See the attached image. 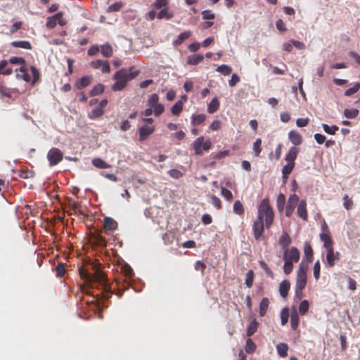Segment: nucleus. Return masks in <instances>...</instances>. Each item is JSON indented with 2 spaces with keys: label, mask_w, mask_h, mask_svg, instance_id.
<instances>
[{
  "label": "nucleus",
  "mask_w": 360,
  "mask_h": 360,
  "mask_svg": "<svg viewBox=\"0 0 360 360\" xmlns=\"http://www.w3.org/2000/svg\"><path fill=\"white\" fill-rule=\"evenodd\" d=\"M168 174H169L170 176L174 179H179L183 176L182 172L176 169H170L168 172Z\"/></svg>",
  "instance_id": "60"
},
{
  "label": "nucleus",
  "mask_w": 360,
  "mask_h": 360,
  "mask_svg": "<svg viewBox=\"0 0 360 360\" xmlns=\"http://www.w3.org/2000/svg\"><path fill=\"white\" fill-rule=\"evenodd\" d=\"M81 278L84 280L88 286L92 289L97 288L101 292L95 295L96 297H101L102 299L108 300L112 292L108 285L105 275L99 270H96L93 274L89 273L86 270L80 269Z\"/></svg>",
  "instance_id": "1"
},
{
  "label": "nucleus",
  "mask_w": 360,
  "mask_h": 360,
  "mask_svg": "<svg viewBox=\"0 0 360 360\" xmlns=\"http://www.w3.org/2000/svg\"><path fill=\"white\" fill-rule=\"evenodd\" d=\"M9 63L11 64H20L25 65V60L22 57H11L9 59Z\"/></svg>",
  "instance_id": "59"
},
{
  "label": "nucleus",
  "mask_w": 360,
  "mask_h": 360,
  "mask_svg": "<svg viewBox=\"0 0 360 360\" xmlns=\"http://www.w3.org/2000/svg\"><path fill=\"white\" fill-rule=\"evenodd\" d=\"M257 218L265 222V227L267 229H270L274 222V212L268 198H264L261 201L258 207Z\"/></svg>",
  "instance_id": "3"
},
{
  "label": "nucleus",
  "mask_w": 360,
  "mask_h": 360,
  "mask_svg": "<svg viewBox=\"0 0 360 360\" xmlns=\"http://www.w3.org/2000/svg\"><path fill=\"white\" fill-rule=\"evenodd\" d=\"M92 165L94 167L100 169H105L110 167V165L109 164L106 163L103 160L98 158L93 159Z\"/></svg>",
  "instance_id": "29"
},
{
  "label": "nucleus",
  "mask_w": 360,
  "mask_h": 360,
  "mask_svg": "<svg viewBox=\"0 0 360 360\" xmlns=\"http://www.w3.org/2000/svg\"><path fill=\"white\" fill-rule=\"evenodd\" d=\"M103 110L101 109V108L98 107L91 111L89 114V117L90 119H96L103 115Z\"/></svg>",
  "instance_id": "43"
},
{
  "label": "nucleus",
  "mask_w": 360,
  "mask_h": 360,
  "mask_svg": "<svg viewBox=\"0 0 360 360\" xmlns=\"http://www.w3.org/2000/svg\"><path fill=\"white\" fill-rule=\"evenodd\" d=\"M290 283L288 280H283L279 285V292L283 298H285L290 290Z\"/></svg>",
  "instance_id": "21"
},
{
  "label": "nucleus",
  "mask_w": 360,
  "mask_h": 360,
  "mask_svg": "<svg viewBox=\"0 0 360 360\" xmlns=\"http://www.w3.org/2000/svg\"><path fill=\"white\" fill-rule=\"evenodd\" d=\"M256 349V345L252 339L248 338L246 340L245 351L248 353H252Z\"/></svg>",
  "instance_id": "50"
},
{
  "label": "nucleus",
  "mask_w": 360,
  "mask_h": 360,
  "mask_svg": "<svg viewBox=\"0 0 360 360\" xmlns=\"http://www.w3.org/2000/svg\"><path fill=\"white\" fill-rule=\"evenodd\" d=\"M104 227L108 230L114 231L117 228V224L112 218L105 217Z\"/></svg>",
  "instance_id": "26"
},
{
  "label": "nucleus",
  "mask_w": 360,
  "mask_h": 360,
  "mask_svg": "<svg viewBox=\"0 0 360 360\" xmlns=\"http://www.w3.org/2000/svg\"><path fill=\"white\" fill-rule=\"evenodd\" d=\"M269 300L267 297H263L259 302V316L261 317L264 316L268 311L269 305Z\"/></svg>",
  "instance_id": "20"
},
{
  "label": "nucleus",
  "mask_w": 360,
  "mask_h": 360,
  "mask_svg": "<svg viewBox=\"0 0 360 360\" xmlns=\"http://www.w3.org/2000/svg\"><path fill=\"white\" fill-rule=\"evenodd\" d=\"M152 109L153 114L157 117L160 116L165 111V107L162 103H158V105L153 106Z\"/></svg>",
  "instance_id": "53"
},
{
  "label": "nucleus",
  "mask_w": 360,
  "mask_h": 360,
  "mask_svg": "<svg viewBox=\"0 0 360 360\" xmlns=\"http://www.w3.org/2000/svg\"><path fill=\"white\" fill-rule=\"evenodd\" d=\"M159 96L157 94H152L147 101V104L149 107L153 108L158 105L159 103Z\"/></svg>",
  "instance_id": "46"
},
{
  "label": "nucleus",
  "mask_w": 360,
  "mask_h": 360,
  "mask_svg": "<svg viewBox=\"0 0 360 360\" xmlns=\"http://www.w3.org/2000/svg\"><path fill=\"white\" fill-rule=\"evenodd\" d=\"M206 119L205 114H198L193 116L192 124L193 125H198L202 123Z\"/></svg>",
  "instance_id": "45"
},
{
  "label": "nucleus",
  "mask_w": 360,
  "mask_h": 360,
  "mask_svg": "<svg viewBox=\"0 0 360 360\" xmlns=\"http://www.w3.org/2000/svg\"><path fill=\"white\" fill-rule=\"evenodd\" d=\"M288 139L294 146L300 145L302 143V137L301 134L295 130H291L288 133Z\"/></svg>",
  "instance_id": "16"
},
{
  "label": "nucleus",
  "mask_w": 360,
  "mask_h": 360,
  "mask_svg": "<svg viewBox=\"0 0 360 360\" xmlns=\"http://www.w3.org/2000/svg\"><path fill=\"white\" fill-rule=\"evenodd\" d=\"M233 212L238 214L243 215L244 214V207L240 200H236L233 204Z\"/></svg>",
  "instance_id": "40"
},
{
  "label": "nucleus",
  "mask_w": 360,
  "mask_h": 360,
  "mask_svg": "<svg viewBox=\"0 0 360 360\" xmlns=\"http://www.w3.org/2000/svg\"><path fill=\"white\" fill-rule=\"evenodd\" d=\"M191 36V31H185L184 32H181L178 36V38L174 41V45L176 46L181 44L184 41L188 39Z\"/></svg>",
  "instance_id": "27"
},
{
  "label": "nucleus",
  "mask_w": 360,
  "mask_h": 360,
  "mask_svg": "<svg viewBox=\"0 0 360 360\" xmlns=\"http://www.w3.org/2000/svg\"><path fill=\"white\" fill-rule=\"evenodd\" d=\"M342 200H343V206H344V207L346 210H349L352 208V207H353V201L349 197V195L347 194H345L343 196Z\"/></svg>",
  "instance_id": "49"
},
{
  "label": "nucleus",
  "mask_w": 360,
  "mask_h": 360,
  "mask_svg": "<svg viewBox=\"0 0 360 360\" xmlns=\"http://www.w3.org/2000/svg\"><path fill=\"white\" fill-rule=\"evenodd\" d=\"M211 202H212V204L215 207H217L218 210H220L221 209V202L220 200V199L217 197L216 195H212L211 197Z\"/></svg>",
  "instance_id": "57"
},
{
  "label": "nucleus",
  "mask_w": 360,
  "mask_h": 360,
  "mask_svg": "<svg viewBox=\"0 0 360 360\" xmlns=\"http://www.w3.org/2000/svg\"><path fill=\"white\" fill-rule=\"evenodd\" d=\"M19 71L22 74H20V75L18 74L17 75L18 77L22 79L25 82H30L31 80V77L27 73V68L25 65L21 66L19 68Z\"/></svg>",
  "instance_id": "32"
},
{
  "label": "nucleus",
  "mask_w": 360,
  "mask_h": 360,
  "mask_svg": "<svg viewBox=\"0 0 360 360\" xmlns=\"http://www.w3.org/2000/svg\"><path fill=\"white\" fill-rule=\"evenodd\" d=\"M173 16H174L173 13H169L168 11V8H167L162 9L158 13V14L157 15L158 18H159V19L165 18V19H167V20L171 19Z\"/></svg>",
  "instance_id": "39"
},
{
  "label": "nucleus",
  "mask_w": 360,
  "mask_h": 360,
  "mask_svg": "<svg viewBox=\"0 0 360 360\" xmlns=\"http://www.w3.org/2000/svg\"><path fill=\"white\" fill-rule=\"evenodd\" d=\"M99 51H100V48L98 45H93L89 49L87 53L89 56H96V54H98Z\"/></svg>",
  "instance_id": "63"
},
{
  "label": "nucleus",
  "mask_w": 360,
  "mask_h": 360,
  "mask_svg": "<svg viewBox=\"0 0 360 360\" xmlns=\"http://www.w3.org/2000/svg\"><path fill=\"white\" fill-rule=\"evenodd\" d=\"M220 106V103L217 98H213L207 105V112L212 114L217 112Z\"/></svg>",
  "instance_id": "24"
},
{
  "label": "nucleus",
  "mask_w": 360,
  "mask_h": 360,
  "mask_svg": "<svg viewBox=\"0 0 360 360\" xmlns=\"http://www.w3.org/2000/svg\"><path fill=\"white\" fill-rule=\"evenodd\" d=\"M204 60V56L202 54H193L187 58V63L191 65H196L202 63Z\"/></svg>",
  "instance_id": "19"
},
{
  "label": "nucleus",
  "mask_w": 360,
  "mask_h": 360,
  "mask_svg": "<svg viewBox=\"0 0 360 360\" xmlns=\"http://www.w3.org/2000/svg\"><path fill=\"white\" fill-rule=\"evenodd\" d=\"M340 259V254L339 252H334V249L326 250V266L329 268H332L335 264V261H338Z\"/></svg>",
  "instance_id": "11"
},
{
  "label": "nucleus",
  "mask_w": 360,
  "mask_h": 360,
  "mask_svg": "<svg viewBox=\"0 0 360 360\" xmlns=\"http://www.w3.org/2000/svg\"><path fill=\"white\" fill-rule=\"evenodd\" d=\"M65 272H66V270H65V265L63 263H59L56 266V276L58 277L61 278L62 276H64Z\"/></svg>",
  "instance_id": "54"
},
{
  "label": "nucleus",
  "mask_w": 360,
  "mask_h": 360,
  "mask_svg": "<svg viewBox=\"0 0 360 360\" xmlns=\"http://www.w3.org/2000/svg\"><path fill=\"white\" fill-rule=\"evenodd\" d=\"M18 175L22 179H30L34 177V172L31 170H20L18 172Z\"/></svg>",
  "instance_id": "41"
},
{
  "label": "nucleus",
  "mask_w": 360,
  "mask_h": 360,
  "mask_svg": "<svg viewBox=\"0 0 360 360\" xmlns=\"http://www.w3.org/2000/svg\"><path fill=\"white\" fill-rule=\"evenodd\" d=\"M307 264H304V262H302L299 265V269L297 273L295 288H305L307 278Z\"/></svg>",
  "instance_id": "6"
},
{
  "label": "nucleus",
  "mask_w": 360,
  "mask_h": 360,
  "mask_svg": "<svg viewBox=\"0 0 360 360\" xmlns=\"http://www.w3.org/2000/svg\"><path fill=\"white\" fill-rule=\"evenodd\" d=\"M13 47L21 48L24 49H32V45L28 41H14L11 43Z\"/></svg>",
  "instance_id": "25"
},
{
  "label": "nucleus",
  "mask_w": 360,
  "mask_h": 360,
  "mask_svg": "<svg viewBox=\"0 0 360 360\" xmlns=\"http://www.w3.org/2000/svg\"><path fill=\"white\" fill-rule=\"evenodd\" d=\"M195 154L200 155L202 154V150H209L212 147V143L210 139L205 141L204 136H201L197 138L192 144Z\"/></svg>",
  "instance_id": "7"
},
{
  "label": "nucleus",
  "mask_w": 360,
  "mask_h": 360,
  "mask_svg": "<svg viewBox=\"0 0 360 360\" xmlns=\"http://www.w3.org/2000/svg\"><path fill=\"white\" fill-rule=\"evenodd\" d=\"M322 128L326 134H330V135L335 134L336 132L339 130V127L338 126H336V125L329 126L327 124H323Z\"/></svg>",
  "instance_id": "34"
},
{
  "label": "nucleus",
  "mask_w": 360,
  "mask_h": 360,
  "mask_svg": "<svg viewBox=\"0 0 360 360\" xmlns=\"http://www.w3.org/2000/svg\"><path fill=\"white\" fill-rule=\"evenodd\" d=\"M63 153L56 148H52L47 154V158L51 166L58 165L63 160Z\"/></svg>",
  "instance_id": "8"
},
{
  "label": "nucleus",
  "mask_w": 360,
  "mask_h": 360,
  "mask_svg": "<svg viewBox=\"0 0 360 360\" xmlns=\"http://www.w3.org/2000/svg\"><path fill=\"white\" fill-rule=\"evenodd\" d=\"M299 202H300L299 196L297 194L293 193L290 195V197L288 200V202H287V205H286V209H285L286 217H290L292 215L294 210H295L296 206L298 205Z\"/></svg>",
  "instance_id": "9"
},
{
  "label": "nucleus",
  "mask_w": 360,
  "mask_h": 360,
  "mask_svg": "<svg viewBox=\"0 0 360 360\" xmlns=\"http://www.w3.org/2000/svg\"><path fill=\"white\" fill-rule=\"evenodd\" d=\"M313 272H314V276L315 279L319 280L320 278V272H321V264L319 260L316 261L314 264Z\"/></svg>",
  "instance_id": "52"
},
{
  "label": "nucleus",
  "mask_w": 360,
  "mask_h": 360,
  "mask_svg": "<svg viewBox=\"0 0 360 360\" xmlns=\"http://www.w3.org/2000/svg\"><path fill=\"white\" fill-rule=\"evenodd\" d=\"M278 243L283 249L286 250L287 247L291 243V238L288 233L283 232L282 233L279 238Z\"/></svg>",
  "instance_id": "23"
},
{
  "label": "nucleus",
  "mask_w": 360,
  "mask_h": 360,
  "mask_svg": "<svg viewBox=\"0 0 360 360\" xmlns=\"http://www.w3.org/2000/svg\"><path fill=\"white\" fill-rule=\"evenodd\" d=\"M300 323L299 315L295 307H292L290 314V324L293 330H296L298 328Z\"/></svg>",
  "instance_id": "18"
},
{
  "label": "nucleus",
  "mask_w": 360,
  "mask_h": 360,
  "mask_svg": "<svg viewBox=\"0 0 360 360\" xmlns=\"http://www.w3.org/2000/svg\"><path fill=\"white\" fill-rule=\"evenodd\" d=\"M122 271H123L124 276L127 278H131L134 275L132 269L129 266H125L122 267Z\"/></svg>",
  "instance_id": "62"
},
{
  "label": "nucleus",
  "mask_w": 360,
  "mask_h": 360,
  "mask_svg": "<svg viewBox=\"0 0 360 360\" xmlns=\"http://www.w3.org/2000/svg\"><path fill=\"white\" fill-rule=\"evenodd\" d=\"M93 80L92 76L88 75V76H84L80 79L77 80L75 84V86L77 89H82L87 86H89Z\"/></svg>",
  "instance_id": "17"
},
{
  "label": "nucleus",
  "mask_w": 360,
  "mask_h": 360,
  "mask_svg": "<svg viewBox=\"0 0 360 360\" xmlns=\"http://www.w3.org/2000/svg\"><path fill=\"white\" fill-rule=\"evenodd\" d=\"M221 194L228 200L231 201L233 199L232 193L224 187L221 188Z\"/></svg>",
  "instance_id": "56"
},
{
  "label": "nucleus",
  "mask_w": 360,
  "mask_h": 360,
  "mask_svg": "<svg viewBox=\"0 0 360 360\" xmlns=\"http://www.w3.org/2000/svg\"><path fill=\"white\" fill-rule=\"evenodd\" d=\"M122 4L121 2H116L110 5L108 8V12H115L118 11L122 7Z\"/></svg>",
  "instance_id": "58"
},
{
  "label": "nucleus",
  "mask_w": 360,
  "mask_h": 360,
  "mask_svg": "<svg viewBox=\"0 0 360 360\" xmlns=\"http://www.w3.org/2000/svg\"><path fill=\"white\" fill-rule=\"evenodd\" d=\"M285 204V196L283 193H280L276 199V206L279 212H282L284 210Z\"/></svg>",
  "instance_id": "31"
},
{
  "label": "nucleus",
  "mask_w": 360,
  "mask_h": 360,
  "mask_svg": "<svg viewBox=\"0 0 360 360\" xmlns=\"http://www.w3.org/2000/svg\"><path fill=\"white\" fill-rule=\"evenodd\" d=\"M277 352L281 358H285L288 355V346L285 343H279L276 346Z\"/></svg>",
  "instance_id": "28"
},
{
  "label": "nucleus",
  "mask_w": 360,
  "mask_h": 360,
  "mask_svg": "<svg viewBox=\"0 0 360 360\" xmlns=\"http://www.w3.org/2000/svg\"><path fill=\"white\" fill-rule=\"evenodd\" d=\"M139 74V70H136L134 67L131 66L129 69L122 68L118 70L113 77L116 80L115 83L112 86L114 91L122 90L127 84V82L137 77Z\"/></svg>",
  "instance_id": "2"
},
{
  "label": "nucleus",
  "mask_w": 360,
  "mask_h": 360,
  "mask_svg": "<svg viewBox=\"0 0 360 360\" xmlns=\"http://www.w3.org/2000/svg\"><path fill=\"white\" fill-rule=\"evenodd\" d=\"M154 126L143 125L139 129V141H143L146 140L148 136L155 131Z\"/></svg>",
  "instance_id": "13"
},
{
  "label": "nucleus",
  "mask_w": 360,
  "mask_h": 360,
  "mask_svg": "<svg viewBox=\"0 0 360 360\" xmlns=\"http://www.w3.org/2000/svg\"><path fill=\"white\" fill-rule=\"evenodd\" d=\"M203 20H213L215 18V14L210 10H205L202 12Z\"/></svg>",
  "instance_id": "55"
},
{
  "label": "nucleus",
  "mask_w": 360,
  "mask_h": 360,
  "mask_svg": "<svg viewBox=\"0 0 360 360\" xmlns=\"http://www.w3.org/2000/svg\"><path fill=\"white\" fill-rule=\"evenodd\" d=\"M216 70L218 72H219L225 76H227L231 73L232 68L227 65H221L218 66L217 68L216 69Z\"/></svg>",
  "instance_id": "36"
},
{
  "label": "nucleus",
  "mask_w": 360,
  "mask_h": 360,
  "mask_svg": "<svg viewBox=\"0 0 360 360\" xmlns=\"http://www.w3.org/2000/svg\"><path fill=\"white\" fill-rule=\"evenodd\" d=\"M101 53L103 56L110 58L113 54V49L109 43H105L101 46Z\"/></svg>",
  "instance_id": "22"
},
{
  "label": "nucleus",
  "mask_w": 360,
  "mask_h": 360,
  "mask_svg": "<svg viewBox=\"0 0 360 360\" xmlns=\"http://www.w3.org/2000/svg\"><path fill=\"white\" fill-rule=\"evenodd\" d=\"M359 114L357 109H345L344 111L345 116L348 119L355 118Z\"/></svg>",
  "instance_id": "47"
},
{
  "label": "nucleus",
  "mask_w": 360,
  "mask_h": 360,
  "mask_svg": "<svg viewBox=\"0 0 360 360\" xmlns=\"http://www.w3.org/2000/svg\"><path fill=\"white\" fill-rule=\"evenodd\" d=\"M309 122V119L308 117L306 118H298L296 120V124L298 127H304L308 125Z\"/></svg>",
  "instance_id": "61"
},
{
  "label": "nucleus",
  "mask_w": 360,
  "mask_h": 360,
  "mask_svg": "<svg viewBox=\"0 0 360 360\" xmlns=\"http://www.w3.org/2000/svg\"><path fill=\"white\" fill-rule=\"evenodd\" d=\"M104 91V85L98 84L94 86L90 91L91 96H95L101 94Z\"/></svg>",
  "instance_id": "38"
},
{
  "label": "nucleus",
  "mask_w": 360,
  "mask_h": 360,
  "mask_svg": "<svg viewBox=\"0 0 360 360\" xmlns=\"http://www.w3.org/2000/svg\"><path fill=\"white\" fill-rule=\"evenodd\" d=\"M262 142L261 139H257L253 143L252 149L256 157H259L262 152Z\"/></svg>",
  "instance_id": "35"
},
{
  "label": "nucleus",
  "mask_w": 360,
  "mask_h": 360,
  "mask_svg": "<svg viewBox=\"0 0 360 360\" xmlns=\"http://www.w3.org/2000/svg\"><path fill=\"white\" fill-rule=\"evenodd\" d=\"M309 304L307 300L302 301L299 305V312L301 315H304L309 310Z\"/></svg>",
  "instance_id": "42"
},
{
  "label": "nucleus",
  "mask_w": 360,
  "mask_h": 360,
  "mask_svg": "<svg viewBox=\"0 0 360 360\" xmlns=\"http://www.w3.org/2000/svg\"><path fill=\"white\" fill-rule=\"evenodd\" d=\"M360 89V83H356L354 86L349 88V89H347L345 91V96H350L352 95H353L354 94H355L356 92H357Z\"/></svg>",
  "instance_id": "51"
},
{
  "label": "nucleus",
  "mask_w": 360,
  "mask_h": 360,
  "mask_svg": "<svg viewBox=\"0 0 360 360\" xmlns=\"http://www.w3.org/2000/svg\"><path fill=\"white\" fill-rule=\"evenodd\" d=\"M314 259V251L309 242L307 241L304 245V258L302 262L307 265L312 262Z\"/></svg>",
  "instance_id": "12"
},
{
  "label": "nucleus",
  "mask_w": 360,
  "mask_h": 360,
  "mask_svg": "<svg viewBox=\"0 0 360 360\" xmlns=\"http://www.w3.org/2000/svg\"><path fill=\"white\" fill-rule=\"evenodd\" d=\"M300 253L295 247L285 250L283 252V271L285 274H290L293 270V263L299 262Z\"/></svg>",
  "instance_id": "4"
},
{
  "label": "nucleus",
  "mask_w": 360,
  "mask_h": 360,
  "mask_svg": "<svg viewBox=\"0 0 360 360\" xmlns=\"http://www.w3.org/2000/svg\"><path fill=\"white\" fill-rule=\"evenodd\" d=\"M259 266L260 267L265 271L266 274L271 277V278H274V273L273 271L271 270V269L268 266L267 264L263 261V260H261L259 262Z\"/></svg>",
  "instance_id": "44"
},
{
  "label": "nucleus",
  "mask_w": 360,
  "mask_h": 360,
  "mask_svg": "<svg viewBox=\"0 0 360 360\" xmlns=\"http://www.w3.org/2000/svg\"><path fill=\"white\" fill-rule=\"evenodd\" d=\"M300 149L297 146L291 147L285 157L286 164L282 168V174L283 179H288L292 169L295 167V161L297 159Z\"/></svg>",
  "instance_id": "5"
},
{
  "label": "nucleus",
  "mask_w": 360,
  "mask_h": 360,
  "mask_svg": "<svg viewBox=\"0 0 360 360\" xmlns=\"http://www.w3.org/2000/svg\"><path fill=\"white\" fill-rule=\"evenodd\" d=\"M297 216L302 219L307 221L308 219V212L307 210V202L305 200H301L297 205Z\"/></svg>",
  "instance_id": "15"
},
{
  "label": "nucleus",
  "mask_w": 360,
  "mask_h": 360,
  "mask_svg": "<svg viewBox=\"0 0 360 360\" xmlns=\"http://www.w3.org/2000/svg\"><path fill=\"white\" fill-rule=\"evenodd\" d=\"M289 318V311L287 307L282 309L281 313V325H285L288 321Z\"/></svg>",
  "instance_id": "48"
},
{
  "label": "nucleus",
  "mask_w": 360,
  "mask_h": 360,
  "mask_svg": "<svg viewBox=\"0 0 360 360\" xmlns=\"http://www.w3.org/2000/svg\"><path fill=\"white\" fill-rule=\"evenodd\" d=\"M258 326V322L255 319L252 320L248 327L247 335L249 337L252 336L257 331Z\"/></svg>",
  "instance_id": "30"
},
{
  "label": "nucleus",
  "mask_w": 360,
  "mask_h": 360,
  "mask_svg": "<svg viewBox=\"0 0 360 360\" xmlns=\"http://www.w3.org/2000/svg\"><path fill=\"white\" fill-rule=\"evenodd\" d=\"M255 274L252 270H249L246 274V278L245 283L248 288H251L254 282Z\"/></svg>",
  "instance_id": "37"
},
{
  "label": "nucleus",
  "mask_w": 360,
  "mask_h": 360,
  "mask_svg": "<svg viewBox=\"0 0 360 360\" xmlns=\"http://www.w3.org/2000/svg\"><path fill=\"white\" fill-rule=\"evenodd\" d=\"M323 232L320 235L321 240L323 242V246L328 250L333 249V240L330 236V233L326 226V228L323 226Z\"/></svg>",
  "instance_id": "14"
},
{
  "label": "nucleus",
  "mask_w": 360,
  "mask_h": 360,
  "mask_svg": "<svg viewBox=\"0 0 360 360\" xmlns=\"http://www.w3.org/2000/svg\"><path fill=\"white\" fill-rule=\"evenodd\" d=\"M183 101H178L171 108V112L174 115H179L183 110Z\"/></svg>",
  "instance_id": "33"
},
{
  "label": "nucleus",
  "mask_w": 360,
  "mask_h": 360,
  "mask_svg": "<svg viewBox=\"0 0 360 360\" xmlns=\"http://www.w3.org/2000/svg\"><path fill=\"white\" fill-rule=\"evenodd\" d=\"M265 227V222L263 221V220L259 219L258 218L257 220L253 223L252 225V231L254 237L257 240H259L261 239L262 234L264 231Z\"/></svg>",
  "instance_id": "10"
},
{
  "label": "nucleus",
  "mask_w": 360,
  "mask_h": 360,
  "mask_svg": "<svg viewBox=\"0 0 360 360\" xmlns=\"http://www.w3.org/2000/svg\"><path fill=\"white\" fill-rule=\"evenodd\" d=\"M276 27L280 32H282L286 31V30H287L285 22L281 19L276 20Z\"/></svg>",
  "instance_id": "64"
}]
</instances>
